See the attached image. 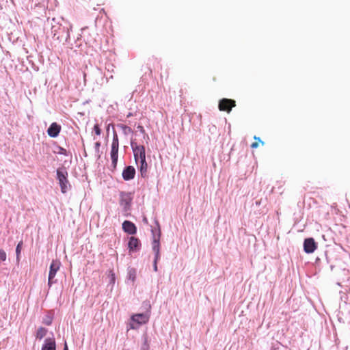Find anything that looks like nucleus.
Returning a JSON list of instances; mask_svg holds the SVG:
<instances>
[{
	"mask_svg": "<svg viewBox=\"0 0 350 350\" xmlns=\"http://www.w3.org/2000/svg\"><path fill=\"white\" fill-rule=\"evenodd\" d=\"M152 233H154L153 230H152ZM159 238H160V230H159V234L158 237L157 238L155 234H153V241L152 243V251L154 253V258L153 261V269L154 271H157L158 267H157V262L160 259V243H159Z\"/></svg>",
	"mask_w": 350,
	"mask_h": 350,
	"instance_id": "obj_5",
	"label": "nucleus"
},
{
	"mask_svg": "<svg viewBox=\"0 0 350 350\" xmlns=\"http://www.w3.org/2000/svg\"><path fill=\"white\" fill-rule=\"evenodd\" d=\"M100 144H100V142H96L95 143L94 148H95V151H96L97 153H99Z\"/></svg>",
	"mask_w": 350,
	"mask_h": 350,
	"instance_id": "obj_26",
	"label": "nucleus"
},
{
	"mask_svg": "<svg viewBox=\"0 0 350 350\" xmlns=\"http://www.w3.org/2000/svg\"><path fill=\"white\" fill-rule=\"evenodd\" d=\"M7 255L4 250L0 249V263L6 260Z\"/></svg>",
	"mask_w": 350,
	"mask_h": 350,
	"instance_id": "obj_24",
	"label": "nucleus"
},
{
	"mask_svg": "<svg viewBox=\"0 0 350 350\" xmlns=\"http://www.w3.org/2000/svg\"><path fill=\"white\" fill-rule=\"evenodd\" d=\"M131 146L134 154V159L137 164L139 160L146 159V150L142 145H138L135 140H131Z\"/></svg>",
	"mask_w": 350,
	"mask_h": 350,
	"instance_id": "obj_6",
	"label": "nucleus"
},
{
	"mask_svg": "<svg viewBox=\"0 0 350 350\" xmlns=\"http://www.w3.org/2000/svg\"><path fill=\"white\" fill-rule=\"evenodd\" d=\"M133 200V195L131 192L121 191L120 193V204L122 206L124 211H128L131 208Z\"/></svg>",
	"mask_w": 350,
	"mask_h": 350,
	"instance_id": "obj_8",
	"label": "nucleus"
},
{
	"mask_svg": "<svg viewBox=\"0 0 350 350\" xmlns=\"http://www.w3.org/2000/svg\"><path fill=\"white\" fill-rule=\"evenodd\" d=\"M142 307L145 309V312L137 313L131 316L132 321L138 325L146 324L148 322L151 314V305L149 301H143Z\"/></svg>",
	"mask_w": 350,
	"mask_h": 350,
	"instance_id": "obj_1",
	"label": "nucleus"
},
{
	"mask_svg": "<svg viewBox=\"0 0 350 350\" xmlns=\"http://www.w3.org/2000/svg\"><path fill=\"white\" fill-rule=\"evenodd\" d=\"M72 26L69 25L68 27L62 26V25H53L51 27V33L53 38H56L60 42H68L70 38V29Z\"/></svg>",
	"mask_w": 350,
	"mask_h": 350,
	"instance_id": "obj_2",
	"label": "nucleus"
},
{
	"mask_svg": "<svg viewBox=\"0 0 350 350\" xmlns=\"http://www.w3.org/2000/svg\"><path fill=\"white\" fill-rule=\"evenodd\" d=\"M47 333V329L43 327H40L36 332V339H42Z\"/></svg>",
	"mask_w": 350,
	"mask_h": 350,
	"instance_id": "obj_18",
	"label": "nucleus"
},
{
	"mask_svg": "<svg viewBox=\"0 0 350 350\" xmlns=\"http://www.w3.org/2000/svg\"><path fill=\"white\" fill-rule=\"evenodd\" d=\"M131 329H135V327L133 325H131Z\"/></svg>",
	"mask_w": 350,
	"mask_h": 350,
	"instance_id": "obj_35",
	"label": "nucleus"
},
{
	"mask_svg": "<svg viewBox=\"0 0 350 350\" xmlns=\"http://www.w3.org/2000/svg\"><path fill=\"white\" fill-rule=\"evenodd\" d=\"M111 124H108L107 128V132H109V127H110V126H111Z\"/></svg>",
	"mask_w": 350,
	"mask_h": 350,
	"instance_id": "obj_34",
	"label": "nucleus"
},
{
	"mask_svg": "<svg viewBox=\"0 0 350 350\" xmlns=\"http://www.w3.org/2000/svg\"><path fill=\"white\" fill-rule=\"evenodd\" d=\"M117 126L120 128L122 131V133L124 135H128L130 133H133V130L131 127L124 125L123 124H118Z\"/></svg>",
	"mask_w": 350,
	"mask_h": 350,
	"instance_id": "obj_19",
	"label": "nucleus"
},
{
	"mask_svg": "<svg viewBox=\"0 0 350 350\" xmlns=\"http://www.w3.org/2000/svg\"><path fill=\"white\" fill-rule=\"evenodd\" d=\"M258 144L257 142H254L252 144L251 147L252 148H256L258 147Z\"/></svg>",
	"mask_w": 350,
	"mask_h": 350,
	"instance_id": "obj_28",
	"label": "nucleus"
},
{
	"mask_svg": "<svg viewBox=\"0 0 350 350\" xmlns=\"http://www.w3.org/2000/svg\"><path fill=\"white\" fill-rule=\"evenodd\" d=\"M135 173L136 171L133 166H126L122 171V178L126 181L131 180L134 178Z\"/></svg>",
	"mask_w": 350,
	"mask_h": 350,
	"instance_id": "obj_12",
	"label": "nucleus"
},
{
	"mask_svg": "<svg viewBox=\"0 0 350 350\" xmlns=\"http://www.w3.org/2000/svg\"><path fill=\"white\" fill-rule=\"evenodd\" d=\"M61 131V126L57 122H53L47 129V134L52 138L57 137Z\"/></svg>",
	"mask_w": 350,
	"mask_h": 350,
	"instance_id": "obj_13",
	"label": "nucleus"
},
{
	"mask_svg": "<svg viewBox=\"0 0 350 350\" xmlns=\"http://www.w3.org/2000/svg\"><path fill=\"white\" fill-rule=\"evenodd\" d=\"M137 271L135 268L129 267L127 269V280L134 283L136 279Z\"/></svg>",
	"mask_w": 350,
	"mask_h": 350,
	"instance_id": "obj_17",
	"label": "nucleus"
},
{
	"mask_svg": "<svg viewBox=\"0 0 350 350\" xmlns=\"http://www.w3.org/2000/svg\"><path fill=\"white\" fill-rule=\"evenodd\" d=\"M61 262L58 260H53L49 267V273L48 278V286L51 287L53 284L55 283L57 280H53L56 275L57 272L59 269Z\"/></svg>",
	"mask_w": 350,
	"mask_h": 350,
	"instance_id": "obj_7",
	"label": "nucleus"
},
{
	"mask_svg": "<svg viewBox=\"0 0 350 350\" xmlns=\"http://www.w3.org/2000/svg\"><path fill=\"white\" fill-rule=\"evenodd\" d=\"M317 245L313 238H307L304 241V250L307 254H311L315 251Z\"/></svg>",
	"mask_w": 350,
	"mask_h": 350,
	"instance_id": "obj_10",
	"label": "nucleus"
},
{
	"mask_svg": "<svg viewBox=\"0 0 350 350\" xmlns=\"http://www.w3.org/2000/svg\"><path fill=\"white\" fill-rule=\"evenodd\" d=\"M235 100L230 98H222L219 100L218 107L220 111L229 113L232 108L235 107Z\"/></svg>",
	"mask_w": 350,
	"mask_h": 350,
	"instance_id": "obj_9",
	"label": "nucleus"
},
{
	"mask_svg": "<svg viewBox=\"0 0 350 350\" xmlns=\"http://www.w3.org/2000/svg\"><path fill=\"white\" fill-rule=\"evenodd\" d=\"M53 315L50 313H48L44 317L42 323L46 325H51L53 322Z\"/></svg>",
	"mask_w": 350,
	"mask_h": 350,
	"instance_id": "obj_21",
	"label": "nucleus"
},
{
	"mask_svg": "<svg viewBox=\"0 0 350 350\" xmlns=\"http://www.w3.org/2000/svg\"><path fill=\"white\" fill-rule=\"evenodd\" d=\"M114 281H115V275L113 273H112L111 276V282H114Z\"/></svg>",
	"mask_w": 350,
	"mask_h": 350,
	"instance_id": "obj_29",
	"label": "nucleus"
},
{
	"mask_svg": "<svg viewBox=\"0 0 350 350\" xmlns=\"http://www.w3.org/2000/svg\"><path fill=\"white\" fill-rule=\"evenodd\" d=\"M143 342L141 345L140 350H149L150 349V344L147 335H144L142 338Z\"/></svg>",
	"mask_w": 350,
	"mask_h": 350,
	"instance_id": "obj_20",
	"label": "nucleus"
},
{
	"mask_svg": "<svg viewBox=\"0 0 350 350\" xmlns=\"http://www.w3.org/2000/svg\"><path fill=\"white\" fill-rule=\"evenodd\" d=\"M128 248L130 252H138L141 249V243L139 239L131 237L128 242Z\"/></svg>",
	"mask_w": 350,
	"mask_h": 350,
	"instance_id": "obj_11",
	"label": "nucleus"
},
{
	"mask_svg": "<svg viewBox=\"0 0 350 350\" xmlns=\"http://www.w3.org/2000/svg\"><path fill=\"white\" fill-rule=\"evenodd\" d=\"M254 139H256V140H258L260 142H261L262 144H264L262 141L260 140V137H254Z\"/></svg>",
	"mask_w": 350,
	"mask_h": 350,
	"instance_id": "obj_33",
	"label": "nucleus"
},
{
	"mask_svg": "<svg viewBox=\"0 0 350 350\" xmlns=\"http://www.w3.org/2000/svg\"><path fill=\"white\" fill-rule=\"evenodd\" d=\"M57 180L59 182V185L60 186L61 191L63 193H66L68 190L70 189V185L68 180V172L66 169L64 167H59L57 170Z\"/></svg>",
	"mask_w": 350,
	"mask_h": 350,
	"instance_id": "obj_3",
	"label": "nucleus"
},
{
	"mask_svg": "<svg viewBox=\"0 0 350 350\" xmlns=\"http://www.w3.org/2000/svg\"><path fill=\"white\" fill-rule=\"evenodd\" d=\"M57 150H58V151L56 152L57 154H62L64 156L68 155V152L65 148H64L61 146H57Z\"/></svg>",
	"mask_w": 350,
	"mask_h": 350,
	"instance_id": "obj_22",
	"label": "nucleus"
},
{
	"mask_svg": "<svg viewBox=\"0 0 350 350\" xmlns=\"http://www.w3.org/2000/svg\"><path fill=\"white\" fill-rule=\"evenodd\" d=\"M64 350H68V347L66 342H65V343H64Z\"/></svg>",
	"mask_w": 350,
	"mask_h": 350,
	"instance_id": "obj_31",
	"label": "nucleus"
},
{
	"mask_svg": "<svg viewBox=\"0 0 350 350\" xmlns=\"http://www.w3.org/2000/svg\"><path fill=\"white\" fill-rule=\"evenodd\" d=\"M137 128L142 134L145 135V133H146L145 129H144V127L142 125L139 124Z\"/></svg>",
	"mask_w": 350,
	"mask_h": 350,
	"instance_id": "obj_27",
	"label": "nucleus"
},
{
	"mask_svg": "<svg viewBox=\"0 0 350 350\" xmlns=\"http://www.w3.org/2000/svg\"><path fill=\"white\" fill-rule=\"evenodd\" d=\"M118 150H119V139L116 131L113 129V139L111 148V165L114 169L116 168L118 160Z\"/></svg>",
	"mask_w": 350,
	"mask_h": 350,
	"instance_id": "obj_4",
	"label": "nucleus"
},
{
	"mask_svg": "<svg viewBox=\"0 0 350 350\" xmlns=\"http://www.w3.org/2000/svg\"><path fill=\"white\" fill-rule=\"evenodd\" d=\"M138 165V170L140 172L142 178H146L148 176V164L146 159L139 160Z\"/></svg>",
	"mask_w": 350,
	"mask_h": 350,
	"instance_id": "obj_16",
	"label": "nucleus"
},
{
	"mask_svg": "<svg viewBox=\"0 0 350 350\" xmlns=\"http://www.w3.org/2000/svg\"><path fill=\"white\" fill-rule=\"evenodd\" d=\"M144 138L147 141L149 139L148 135L145 133V135H144Z\"/></svg>",
	"mask_w": 350,
	"mask_h": 350,
	"instance_id": "obj_30",
	"label": "nucleus"
},
{
	"mask_svg": "<svg viewBox=\"0 0 350 350\" xmlns=\"http://www.w3.org/2000/svg\"><path fill=\"white\" fill-rule=\"evenodd\" d=\"M94 131L97 135H100L101 133V129L98 124L94 126Z\"/></svg>",
	"mask_w": 350,
	"mask_h": 350,
	"instance_id": "obj_25",
	"label": "nucleus"
},
{
	"mask_svg": "<svg viewBox=\"0 0 350 350\" xmlns=\"http://www.w3.org/2000/svg\"><path fill=\"white\" fill-rule=\"evenodd\" d=\"M122 229L125 232L131 235L135 234L137 232L136 226L132 221L129 220H125L122 223Z\"/></svg>",
	"mask_w": 350,
	"mask_h": 350,
	"instance_id": "obj_14",
	"label": "nucleus"
},
{
	"mask_svg": "<svg viewBox=\"0 0 350 350\" xmlns=\"http://www.w3.org/2000/svg\"><path fill=\"white\" fill-rule=\"evenodd\" d=\"M133 116V113L129 112V113L126 115V117H127V118H130V117H132Z\"/></svg>",
	"mask_w": 350,
	"mask_h": 350,
	"instance_id": "obj_32",
	"label": "nucleus"
},
{
	"mask_svg": "<svg viewBox=\"0 0 350 350\" xmlns=\"http://www.w3.org/2000/svg\"><path fill=\"white\" fill-rule=\"evenodd\" d=\"M22 244H23V243L21 241L20 243H18V245H16V254L17 260H18V258H19V254H21Z\"/></svg>",
	"mask_w": 350,
	"mask_h": 350,
	"instance_id": "obj_23",
	"label": "nucleus"
},
{
	"mask_svg": "<svg viewBox=\"0 0 350 350\" xmlns=\"http://www.w3.org/2000/svg\"><path fill=\"white\" fill-rule=\"evenodd\" d=\"M41 350H56V342L54 337L46 338L44 340Z\"/></svg>",
	"mask_w": 350,
	"mask_h": 350,
	"instance_id": "obj_15",
	"label": "nucleus"
}]
</instances>
